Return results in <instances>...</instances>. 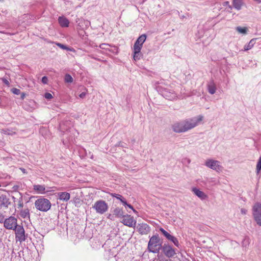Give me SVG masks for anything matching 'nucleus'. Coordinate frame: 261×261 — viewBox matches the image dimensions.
Instances as JSON below:
<instances>
[{
	"label": "nucleus",
	"instance_id": "obj_49",
	"mask_svg": "<svg viewBox=\"0 0 261 261\" xmlns=\"http://www.w3.org/2000/svg\"><path fill=\"white\" fill-rule=\"evenodd\" d=\"M60 129L61 131H63L64 128L63 127V125L62 124H60Z\"/></svg>",
	"mask_w": 261,
	"mask_h": 261
},
{
	"label": "nucleus",
	"instance_id": "obj_55",
	"mask_svg": "<svg viewBox=\"0 0 261 261\" xmlns=\"http://www.w3.org/2000/svg\"><path fill=\"white\" fill-rule=\"evenodd\" d=\"M1 187V185H0V187Z\"/></svg>",
	"mask_w": 261,
	"mask_h": 261
},
{
	"label": "nucleus",
	"instance_id": "obj_36",
	"mask_svg": "<svg viewBox=\"0 0 261 261\" xmlns=\"http://www.w3.org/2000/svg\"><path fill=\"white\" fill-rule=\"evenodd\" d=\"M11 91L14 94L16 95H19L20 93V90L17 88H13Z\"/></svg>",
	"mask_w": 261,
	"mask_h": 261
},
{
	"label": "nucleus",
	"instance_id": "obj_25",
	"mask_svg": "<svg viewBox=\"0 0 261 261\" xmlns=\"http://www.w3.org/2000/svg\"><path fill=\"white\" fill-rule=\"evenodd\" d=\"M256 38L252 39L247 44L244 46V50L247 51L248 50L251 49L255 44L256 42Z\"/></svg>",
	"mask_w": 261,
	"mask_h": 261
},
{
	"label": "nucleus",
	"instance_id": "obj_31",
	"mask_svg": "<svg viewBox=\"0 0 261 261\" xmlns=\"http://www.w3.org/2000/svg\"><path fill=\"white\" fill-rule=\"evenodd\" d=\"M169 241H171L174 245L177 247H179L180 245L178 242V241L176 238L175 237L172 236L171 237L169 240Z\"/></svg>",
	"mask_w": 261,
	"mask_h": 261
},
{
	"label": "nucleus",
	"instance_id": "obj_51",
	"mask_svg": "<svg viewBox=\"0 0 261 261\" xmlns=\"http://www.w3.org/2000/svg\"><path fill=\"white\" fill-rule=\"evenodd\" d=\"M254 1L258 3H261V0H254Z\"/></svg>",
	"mask_w": 261,
	"mask_h": 261
},
{
	"label": "nucleus",
	"instance_id": "obj_1",
	"mask_svg": "<svg viewBox=\"0 0 261 261\" xmlns=\"http://www.w3.org/2000/svg\"><path fill=\"white\" fill-rule=\"evenodd\" d=\"M203 117L199 115L192 118H189L183 120L185 132L194 128L197 126L199 123L202 120Z\"/></svg>",
	"mask_w": 261,
	"mask_h": 261
},
{
	"label": "nucleus",
	"instance_id": "obj_10",
	"mask_svg": "<svg viewBox=\"0 0 261 261\" xmlns=\"http://www.w3.org/2000/svg\"><path fill=\"white\" fill-rule=\"evenodd\" d=\"M123 219L121 221L124 225L129 227H135L136 225V221L134 220L133 217L129 215H124Z\"/></svg>",
	"mask_w": 261,
	"mask_h": 261
},
{
	"label": "nucleus",
	"instance_id": "obj_44",
	"mask_svg": "<svg viewBox=\"0 0 261 261\" xmlns=\"http://www.w3.org/2000/svg\"><path fill=\"white\" fill-rule=\"evenodd\" d=\"M108 46V45L107 44H102L100 45V47L102 49H106Z\"/></svg>",
	"mask_w": 261,
	"mask_h": 261
},
{
	"label": "nucleus",
	"instance_id": "obj_11",
	"mask_svg": "<svg viewBox=\"0 0 261 261\" xmlns=\"http://www.w3.org/2000/svg\"><path fill=\"white\" fill-rule=\"evenodd\" d=\"M147 36L145 34H142L140 36L134 43L133 49L141 50L143 44L146 40Z\"/></svg>",
	"mask_w": 261,
	"mask_h": 261
},
{
	"label": "nucleus",
	"instance_id": "obj_5",
	"mask_svg": "<svg viewBox=\"0 0 261 261\" xmlns=\"http://www.w3.org/2000/svg\"><path fill=\"white\" fill-rule=\"evenodd\" d=\"M161 245L160 244V239L158 236H152L149 241L148 244V250L153 253H156L159 251Z\"/></svg>",
	"mask_w": 261,
	"mask_h": 261
},
{
	"label": "nucleus",
	"instance_id": "obj_40",
	"mask_svg": "<svg viewBox=\"0 0 261 261\" xmlns=\"http://www.w3.org/2000/svg\"><path fill=\"white\" fill-rule=\"evenodd\" d=\"M223 6H228V7H229L230 9H232V7H231V6H230V5H229V2H228V1L225 2L223 3Z\"/></svg>",
	"mask_w": 261,
	"mask_h": 261
},
{
	"label": "nucleus",
	"instance_id": "obj_13",
	"mask_svg": "<svg viewBox=\"0 0 261 261\" xmlns=\"http://www.w3.org/2000/svg\"><path fill=\"white\" fill-rule=\"evenodd\" d=\"M172 128L173 130L177 133H184L185 131V126L184 121H178L175 122L172 125Z\"/></svg>",
	"mask_w": 261,
	"mask_h": 261
},
{
	"label": "nucleus",
	"instance_id": "obj_30",
	"mask_svg": "<svg viewBox=\"0 0 261 261\" xmlns=\"http://www.w3.org/2000/svg\"><path fill=\"white\" fill-rule=\"evenodd\" d=\"M56 44L58 46H59L60 48H61L63 49L67 50H69V51H73V49L72 48L68 47V46H67L64 44H62L61 43H56Z\"/></svg>",
	"mask_w": 261,
	"mask_h": 261
},
{
	"label": "nucleus",
	"instance_id": "obj_38",
	"mask_svg": "<svg viewBox=\"0 0 261 261\" xmlns=\"http://www.w3.org/2000/svg\"><path fill=\"white\" fill-rule=\"evenodd\" d=\"M41 81H42V83H43L44 84H47V82H48V79L46 76H43L42 78Z\"/></svg>",
	"mask_w": 261,
	"mask_h": 261
},
{
	"label": "nucleus",
	"instance_id": "obj_17",
	"mask_svg": "<svg viewBox=\"0 0 261 261\" xmlns=\"http://www.w3.org/2000/svg\"><path fill=\"white\" fill-rule=\"evenodd\" d=\"M208 93L212 95L215 94L217 90L216 84L213 80L208 82L206 85Z\"/></svg>",
	"mask_w": 261,
	"mask_h": 261
},
{
	"label": "nucleus",
	"instance_id": "obj_42",
	"mask_svg": "<svg viewBox=\"0 0 261 261\" xmlns=\"http://www.w3.org/2000/svg\"><path fill=\"white\" fill-rule=\"evenodd\" d=\"M86 93L84 92L81 93L80 95H79V97L81 98H84L85 96H86Z\"/></svg>",
	"mask_w": 261,
	"mask_h": 261
},
{
	"label": "nucleus",
	"instance_id": "obj_7",
	"mask_svg": "<svg viewBox=\"0 0 261 261\" xmlns=\"http://www.w3.org/2000/svg\"><path fill=\"white\" fill-rule=\"evenodd\" d=\"M252 214L254 220L257 224L261 226V204L259 203H255L252 208Z\"/></svg>",
	"mask_w": 261,
	"mask_h": 261
},
{
	"label": "nucleus",
	"instance_id": "obj_33",
	"mask_svg": "<svg viewBox=\"0 0 261 261\" xmlns=\"http://www.w3.org/2000/svg\"><path fill=\"white\" fill-rule=\"evenodd\" d=\"M74 140L73 137L69 138L68 140H66L64 138L63 139V143L66 146H69V144L73 142V140Z\"/></svg>",
	"mask_w": 261,
	"mask_h": 261
},
{
	"label": "nucleus",
	"instance_id": "obj_41",
	"mask_svg": "<svg viewBox=\"0 0 261 261\" xmlns=\"http://www.w3.org/2000/svg\"><path fill=\"white\" fill-rule=\"evenodd\" d=\"M247 212V210H246V209H245V208H241V213L243 215H245V214H246Z\"/></svg>",
	"mask_w": 261,
	"mask_h": 261
},
{
	"label": "nucleus",
	"instance_id": "obj_54",
	"mask_svg": "<svg viewBox=\"0 0 261 261\" xmlns=\"http://www.w3.org/2000/svg\"><path fill=\"white\" fill-rule=\"evenodd\" d=\"M181 18H184V16H181Z\"/></svg>",
	"mask_w": 261,
	"mask_h": 261
},
{
	"label": "nucleus",
	"instance_id": "obj_8",
	"mask_svg": "<svg viewBox=\"0 0 261 261\" xmlns=\"http://www.w3.org/2000/svg\"><path fill=\"white\" fill-rule=\"evenodd\" d=\"M4 227L9 230H14L19 225L17 224V219L13 216L4 220Z\"/></svg>",
	"mask_w": 261,
	"mask_h": 261
},
{
	"label": "nucleus",
	"instance_id": "obj_50",
	"mask_svg": "<svg viewBox=\"0 0 261 261\" xmlns=\"http://www.w3.org/2000/svg\"><path fill=\"white\" fill-rule=\"evenodd\" d=\"M132 210L133 211L134 213H135L137 215L138 214V212L136 210H135L134 208H133V209H132Z\"/></svg>",
	"mask_w": 261,
	"mask_h": 261
},
{
	"label": "nucleus",
	"instance_id": "obj_3",
	"mask_svg": "<svg viewBox=\"0 0 261 261\" xmlns=\"http://www.w3.org/2000/svg\"><path fill=\"white\" fill-rule=\"evenodd\" d=\"M204 165L218 173L223 171V167L220 161L213 159H207L205 160Z\"/></svg>",
	"mask_w": 261,
	"mask_h": 261
},
{
	"label": "nucleus",
	"instance_id": "obj_27",
	"mask_svg": "<svg viewBox=\"0 0 261 261\" xmlns=\"http://www.w3.org/2000/svg\"><path fill=\"white\" fill-rule=\"evenodd\" d=\"M236 30L238 33L243 35L246 34L248 31V29L246 27H237Z\"/></svg>",
	"mask_w": 261,
	"mask_h": 261
},
{
	"label": "nucleus",
	"instance_id": "obj_48",
	"mask_svg": "<svg viewBox=\"0 0 261 261\" xmlns=\"http://www.w3.org/2000/svg\"><path fill=\"white\" fill-rule=\"evenodd\" d=\"M126 206H127L128 207H129V208L132 209H132H133V206H132V205H130V204H129L127 203V204L126 205Z\"/></svg>",
	"mask_w": 261,
	"mask_h": 261
},
{
	"label": "nucleus",
	"instance_id": "obj_46",
	"mask_svg": "<svg viewBox=\"0 0 261 261\" xmlns=\"http://www.w3.org/2000/svg\"><path fill=\"white\" fill-rule=\"evenodd\" d=\"M108 218L110 219L111 220H114V215H113H113L109 214L108 215Z\"/></svg>",
	"mask_w": 261,
	"mask_h": 261
},
{
	"label": "nucleus",
	"instance_id": "obj_21",
	"mask_svg": "<svg viewBox=\"0 0 261 261\" xmlns=\"http://www.w3.org/2000/svg\"><path fill=\"white\" fill-rule=\"evenodd\" d=\"M33 189L37 192L38 194H43L48 192L45 191V187L44 185H35L33 186Z\"/></svg>",
	"mask_w": 261,
	"mask_h": 261
},
{
	"label": "nucleus",
	"instance_id": "obj_18",
	"mask_svg": "<svg viewBox=\"0 0 261 261\" xmlns=\"http://www.w3.org/2000/svg\"><path fill=\"white\" fill-rule=\"evenodd\" d=\"M18 217H20L23 219L29 220L30 218V211L29 208H21L18 213Z\"/></svg>",
	"mask_w": 261,
	"mask_h": 261
},
{
	"label": "nucleus",
	"instance_id": "obj_9",
	"mask_svg": "<svg viewBox=\"0 0 261 261\" xmlns=\"http://www.w3.org/2000/svg\"><path fill=\"white\" fill-rule=\"evenodd\" d=\"M14 230H15L16 242H19L21 243L25 241V231L22 226L19 225Z\"/></svg>",
	"mask_w": 261,
	"mask_h": 261
},
{
	"label": "nucleus",
	"instance_id": "obj_23",
	"mask_svg": "<svg viewBox=\"0 0 261 261\" xmlns=\"http://www.w3.org/2000/svg\"><path fill=\"white\" fill-rule=\"evenodd\" d=\"M232 3L233 8L237 10H241L244 4L243 0H232Z\"/></svg>",
	"mask_w": 261,
	"mask_h": 261
},
{
	"label": "nucleus",
	"instance_id": "obj_52",
	"mask_svg": "<svg viewBox=\"0 0 261 261\" xmlns=\"http://www.w3.org/2000/svg\"><path fill=\"white\" fill-rule=\"evenodd\" d=\"M24 96H25L24 94V93H23V94H22V95H21V98H24Z\"/></svg>",
	"mask_w": 261,
	"mask_h": 261
},
{
	"label": "nucleus",
	"instance_id": "obj_15",
	"mask_svg": "<svg viewBox=\"0 0 261 261\" xmlns=\"http://www.w3.org/2000/svg\"><path fill=\"white\" fill-rule=\"evenodd\" d=\"M11 204L9 198L6 195L0 196V207L7 208Z\"/></svg>",
	"mask_w": 261,
	"mask_h": 261
},
{
	"label": "nucleus",
	"instance_id": "obj_24",
	"mask_svg": "<svg viewBox=\"0 0 261 261\" xmlns=\"http://www.w3.org/2000/svg\"><path fill=\"white\" fill-rule=\"evenodd\" d=\"M141 50L133 49V59L135 61H138L142 58L143 55Z\"/></svg>",
	"mask_w": 261,
	"mask_h": 261
},
{
	"label": "nucleus",
	"instance_id": "obj_6",
	"mask_svg": "<svg viewBox=\"0 0 261 261\" xmlns=\"http://www.w3.org/2000/svg\"><path fill=\"white\" fill-rule=\"evenodd\" d=\"M92 207L99 214H103L109 208L108 204L103 200H99L95 202Z\"/></svg>",
	"mask_w": 261,
	"mask_h": 261
},
{
	"label": "nucleus",
	"instance_id": "obj_26",
	"mask_svg": "<svg viewBox=\"0 0 261 261\" xmlns=\"http://www.w3.org/2000/svg\"><path fill=\"white\" fill-rule=\"evenodd\" d=\"M113 215L117 217H122L124 216L122 210L119 207L115 208L113 210Z\"/></svg>",
	"mask_w": 261,
	"mask_h": 261
},
{
	"label": "nucleus",
	"instance_id": "obj_4",
	"mask_svg": "<svg viewBox=\"0 0 261 261\" xmlns=\"http://www.w3.org/2000/svg\"><path fill=\"white\" fill-rule=\"evenodd\" d=\"M157 90L160 94L166 99L173 100L177 97L176 93L173 90L163 87L161 86H158L157 87Z\"/></svg>",
	"mask_w": 261,
	"mask_h": 261
},
{
	"label": "nucleus",
	"instance_id": "obj_45",
	"mask_svg": "<svg viewBox=\"0 0 261 261\" xmlns=\"http://www.w3.org/2000/svg\"><path fill=\"white\" fill-rule=\"evenodd\" d=\"M3 80V82L7 85H9V81L6 79H2Z\"/></svg>",
	"mask_w": 261,
	"mask_h": 261
},
{
	"label": "nucleus",
	"instance_id": "obj_35",
	"mask_svg": "<svg viewBox=\"0 0 261 261\" xmlns=\"http://www.w3.org/2000/svg\"><path fill=\"white\" fill-rule=\"evenodd\" d=\"M111 195L113 197H115L116 198L119 200L123 197L122 195L116 193H111Z\"/></svg>",
	"mask_w": 261,
	"mask_h": 261
},
{
	"label": "nucleus",
	"instance_id": "obj_32",
	"mask_svg": "<svg viewBox=\"0 0 261 261\" xmlns=\"http://www.w3.org/2000/svg\"><path fill=\"white\" fill-rule=\"evenodd\" d=\"M160 231L162 233V234L168 240L171 237L172 235L169 233L167 231L164 230L163 228H160L159 229Z\"/></svg>",
	"mask_w": 261,
	"mask_h": 261
},
{
	"label": "nucleus",
	"instance_id": "obj_14",
	"mask_svg": "<svg viewBox=\"0 0 261 261\" xmlns=\"http://www.w3.org/2000/svg\"><path fill=\"white\" fill-rule=\"evenodd\" d=\"M76 21L77 23V29L78 30H83L88 28L90 24V21L82 18H77Z\"/></svg>",
	"mask_w": 261,
	"mask_h": 261
},
{
	"label": "nucleus",
	"instance_id": "obj_43",
	"mask_svg": "<svg viewBox=\"0 0 261 261\" xmlns=\"http://www.w3.org/2000/svg\"><path fill=\"white\" fill-rule=\"evenodd\" d=\"M4 220V216L0 213V223H3Z\"/></svg>",
	"mask_w": 261,
	"mask_h": 261
},
{
	"label": "nucleus",
	"instance_id": "obj_47",
	"mask_svg": "<svg viewBox=\"0 0 261 261\" xmlns=\"http://www.w3.org/2000/svg\"><path fill=\"white\" fill-rule=\"evenodd\" d=\"M22 207H23V203L21 202V201H19L18 204V208H22Z\"/></svg>",
	"mask_w": 261,
	"mask_h": 261
},
{
	"label": "nucleus",
	"instance_id": "obj_28",
	"mask_svg": "<svg viewBox=\"0 0 261 261\" xmlns=\"http://www.w3.org/2000/svg\"><path fill=\"white\" fill-rule=\"evenodd\" d=\"M261 170V156L259 157L256 166V173L257 175H259L260 173Z\"/></svg>",
	"mask_w": 261,
	"mask_h": 261
},
{
	"label": "nucleus",
	"instance_id": "obj_37",
	"mask_svg": "<svg viewBox=\"0 0 261 261\" xmlns=\"http://www.w3.org/2000/svg\"><path fill=\"white\" fill-rule=\"evenodd\" d=\"M44 97L47 99H50L53 98L52 95L49 93H46L44 95Z\"/></svg>",
	"mask_w": 261,
	"mask_h": 261
},
{
	"label": "nucleus",
	"instance_id": "obj_29",
	"mask_svg": "<svg viewBox=\"0 0 261 261\" xmlns=\"http://www.w3.org/2000/svg\"><path fill=\"white\" fill-rule=\"evenodd\" d=\"M64 81L67 83H72L73 82V79L69 74H66L64 77Z\"/></svg>",
	"mask_w": 261,
	"mask_h": 261
},
{
	"label": "nucleus",
	"instance_id": "obj_16",
	"mask_svg": "<svg viewBox=\"0 0 261 261\" xmlns=\"http://www.w3.org/2000/svg\"><path fill=\"white\" fill-rule=\"evenodd\" d=\"M137 228L138 231L142 234H147L150 231V227L145 223L139 224Z\"/></svg>",
	"mask_w": 261,
	"mask_h": 261
},
{
	"label": "nucleus",
	"instance_id": "obj_2",
	"mask_svg": "<svg viewBox=\"0 0 261 261\" xmlns=\"http://www.w3.org/2000/svg\"><path fill=\"white\" fill-rule=\"evenodd\" d=\"M36 208L41 212H47L51 207V204L50 201L43 197L37 199L34 203Z\"/></svg>",
	"mask_w": 261,
	"mask_h": 261
},
{
	"label": "nucleus",
	"instance_id": "obj_34",
	"mask_svg": "<svg viewBox=\"0 0 261 261\" xmlns=\"http://www.w3.org/2000/svg\"><path fill=\"white\" fill-rule=\"evenodd\" d=\"M3 133L5 134L9 135H13L15 133V132L13 130H11L9 129H6L3 130Z\"/></svg>",
	"mask_w": 261,
	"mask_h": 261
},
{
	"label": "nucleus",
	"instance_id": "obj_22",
	"mask_svg": "<svg viewBox=\"0 0 261 261\" xmlns=\"http://www.w3.org/2000/svg\"><path fill=\"white\" fill-rule=\"evenodd\" d=\"M59 23L62 27H68L69 25V20L64 16H60L58 19Z\"/></svg>",
	"mask_w": 261,
	"mask_h": 261
},
{
	"label": "nucleus",
	"instance_id": "obj_20",
	"mask_svg": "<svg viewBox=\"0 0 261 261\" xmlns=\"http://www.w3.org/2000/svg\"><path fill=\"white\" fill-rule=\"evenodd\" d=\"M58 198L63 201H67L70 199V195L67 192H60L57 193Z\"/></svg>",
	"mask_w": 261,
	"mask_h": 261
},
{
	"label": "nucleus",
	"instance_id": "obj_12",
	"mask_svg": "<svg viewBox=\"0 0 261 261\" xmlns=\"http://www.w3.org/2000/svg\"><path fill=\"white\" fill-rule=\"evenodd\" d=\"M163 251L168 257H171L176 254L175 249L170 245L164 244L163 247Z\"/></svg>",
	"mask_w": 261,
	"mask_h": 261
},
{
	"label": "nucleus",
	"instance_id": "obj_39",
	"mask_svg": "<svg viewBox=\"0 0 261 261\" xmlns=\"http://www.w3.org/2000/svg\"><path fill=\"white\" fill-rule=\"evenodd\" d=\"M120 201L122 202V203L124 205H125V206H126V204H127V202H126V200H125L123 197H122V198L120 200Z\"/></svg>",
	"mask_w": 261,
	"mask_h": 261
},
{
	"label": "nucleus",
	"instance_id": "obj_19",
	"mask_svg": "<svg viewBox=\"0 0 261 261\" xmlns=\"http://www.w3.org/2000/svg\"><path fill=\"white\" fill-rule=\"evenodd\" d=\"M192 191L201 200H204L207 198V196L203 191L200 190L197 188L194 187L192 189Z\"/></svg>",
	"mask_w": 261,
	"mask_h": 261
},
{
	"label": "nucleus",
	"instance_id": "obj_53",
	"mask_svg": "<svg viewBox=\"0 0 261 261\" xmlns=\"http://www.w3.org/2000/svg\"><path fill=\"white\" fill-rule=\"evenodd\" d=\"M21 171L23 172V173H25V169H21Z\"/></svg>",
	"mask_w": 261,
	"mask_h": 261
}]
</instances>
